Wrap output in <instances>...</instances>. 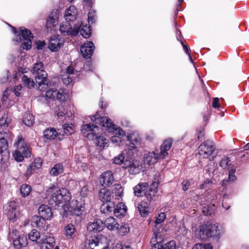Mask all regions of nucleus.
<instances>
[{
  "label": "nucleus",
  "instance_id": "60",
  "mask_svg": "<svg viewBox=\"0 0 249 249\" xmlns=\"http://www.w3.org/2000/svg\"><path fill=\"white\" fill-rule=\"evenodd\" d=\"M155 138V133L153 131H150L146 133L145 139L149 141H152Z\"/></svg>",
  "mask_w": 249,
  "mask_h": 249
},
{
  "label": "nucleus",
  "instance_id": "23",
  "mask_svg": "<svg viewBox=\"0 0 249 249\" xmlns=\"http://www.w3.org/2000/svg\"><path fill=\"white\" fill-rule=\"evenodd\" d=\"M104 227V224L100 219L94 220L89 223L87 230L89 232L97 233L101 231Z\"/></svg>",
  "mask_w": 249,
  "mask_h": 249
},
{
  "label": "nucleus",
  "instance_id": "8",
  "mask_svg": "<svg viewBox=\"0 0 249 249\" xmlns=\"http://www.w3.org/2000/svg\"><path fill=\"white\" fill-rule=\"evenodd\" d=\"M12 32L14 34V37L13 40L15 43H21V46L23 49L28 50L32 47V39L33 38V35L31 32L24 27L19 28V31L18 32L16 29L11 26Z\"/></svg>",
  "mask_w": 249,
  "mask_h": 249
},
{
  "label": "nucleus",
  "instance_id": "25",
  "mask_svg": "<svg viewBox=\"0 0 249 249\" xmlns=\"http://www.w3.org/2000/svg\"><path fill=\"white\" fill-rule=\"evenodd\" d=\"M151 249H178L177 248L175 241L172 240L167 243L158 242L152 246Z\"/></svg>",
  "mask_w": 249,
  "mask_h": 249
},
{
  "label": "nucleus",
  "instance_id": "32",
  "mask_svg": "<svg viewBox=\"0 0 249 249\" xmlns=\"http://www.w3.org/2000/svg\"><path fill=\"white\" fill-rule=\"evenodd\" d=\"M42 236L40 235V232L35 229H33L28 233L29 239L33 242H36L39 245L42 243V241L41 240Z\"/></svg>",
  "mask_w": 249,
  "mask_h": 249
},
{
  "label": "nucleus",
  "instance_id": "43",
  "mask_svg": "<svg viewBox=\"0 0 249 249\" xmlns=\"http://www.w3.org/2000/svg\"><path fill=\"white\" fill-rule=\"evenodd\" d=\"M76 231L74 226L72 224H69L65 227V234L68 238H71Z\"/></svg>",
  "mask_w": 249,
  "mask_h": 249
},
{
  "label": "nucleus",
  "instance_id": "16",
  "mask_svg": "<svg viewBox=\"0 0 249 249\" xmlns=\"http://www.w3.org/2000/svg\"><path fill=\"white\" fill-rule=\"evenodd\" d=\"M213 182L211 180H206L204 181V182L201 184L200 189L202 190H204L206 193L203 196V198L205 201H208V202L210 201H214L217 199V195L216 194V192H213V194H210L212 192L209 191V189L211 187H213Z\"/></svg>",
  "mask_w": 249,
  "mask_h": 249
},
{
  "label": "nucleus",
  "instance_id": "63",
  "mask_svg": "<svg viewBox=\"0 0 249 249\" xmlns=\"http://www.w3.org/2000/svg\"><path fill=\"white\" fill-rule=\"evenodd\" d=\"M74 70L73 67L69 66L67 68L66 75L70 76V75L74 73Z\"/></svg>",
  "mask_w": 249,
  "mask_h": 249
},
{
  "label": "nucleus",
  "instance_id": "12",
  "mask_svg": "<svg viewBox=\"0 0 249 249\" xmlns=\"http://www.w3.org/2000/svg\"><path fill=\"white\" fill-rule=\"evenodd\" d=\"M10 153L8 150V143L4 138H0V168L5 169L8 165Z\"/></svg>",
  "mask_w": 249,
  "mask_h": 249
},
{
  "label": "nucleus",
  "instance_id": "40",
  "mask_svg": "<svg viewBox=\"0 0 249 249\" xmlns=\"http://www.w3.org/2000/svg\"><path fill=\"white\" fill-rule=\"evenodd\" d=\"M60 131H62L61 136L71 135L74 132L73 125L71 124L65 123L62 125V129Z\"/></svg>",
  "mask_w": 249,
  "mask_h": 249
},
{
  "label": "nucleus",
  "instance_id": "6",
  "mask_svg": "<svg viewBox=\"0 0 249 249\" xmlns=\"http://www.w3.org/2000/svg\"><path fill=\"white\" fill-rule=\"evenodd\" d=\"M81 131L89 140H95V142L98 146L103 148L108 147V140L99 135L101 131L96 125L90 123L84 124L81 127Z\"/></svg>",
  "mask_w": 249,
  "mask_h": 249
},
{
  "label": "nucleus",
  "instance_id": "1",
  "mask_svg": "<svg viewBox=\"0 0 249 249\" xmlns=\"http://www.w3.org/2000/svg\"><path fill=\"white\" fill-rule=\"evenodd\" d=\"M47 193L48 195L52 194L48 201L50 205L55 209L57 206L59 207L60 204H62L64 207L63 216H67L69 214L79 216L82 214L85 210V200L83 198L72 200L69 207L65 204L71 198L69 190L66 188L58 189L53 185L48 189Z\"/></svg>",
  "mask_w": 249,
  "mask_h": 249
},
{
  "label": "nucleus",
  "instance_id": "22",
  "mask_svg": "<svg viewBox=\"0 0 249 249\" xmlns=\"http://www.w3.org/2000/svg\"><path fill=\"white\" fill-rule=\"evenodd\" d=\"M95 46L93 43L89 41L81 47L80 52L84 57L90 58L92 55Z\"/></svg>",
  "mask_w": 249,
  "mask_h": 249
},
{
  "label": "nucleus",
  "instance_id": "20",
  "mask_svg": "<svg viewBox=\"0 0 249 249\" xmlns=\"http://www.w3.org/2000/svg\"><path fill=\"white\" fill-rule=\"evenodd\" d=\"M90 120L92 122H95V124H99L105 130L112 123L111 120L107 117H100L96 114L95 115L90 117Z\"/></svg>",
  "mask_w": 249,
  "mask_h": 249
},
{
  "label": "nucleus",
  "instance_id": "52",
  "mask_svg": "<svg viewBox=\"0 0 249 249\" xmlns=\"http://www.w3.org/2000/svg\"><path fill=\"white\" fill-rule=\"evenodd\" d=\"M57 94V89L55 88L50 89L46 91V96L47 98L54 100L55 94Z\"/></svg>",
  "mask_w": 249,
  "mask_h": 249
},
{
  "label": "nucleus",
  "instance_id": "10",
  "mask_svg": "<svg viewBox=\"0 0 249 249\" xmlns=\"http://www.w3.org/2000/svg\"><path fill=\"white\" fill-rule=\"evenodd\" d=\"M215 144L210 140L203 142L198 148V152L200 157L208 158L211 156L215 157L217 154Z\"/></svg>",
  "mask_w": 249,
  "mask_h": 249
},
{
  "label": "nucleus",
  "instance_id": "31",
  "mask_svg": "<svg viewBox=\"0 0 249 249\" xmlns=\"http://www.w3.org/2000/svg\"><path fill=\"white\" fill-rule=\"evenodd\" d=\"M104 226L106 225L107 228L111 231L118 230L119 228V224L116 221V219L113 217H109L107 218L105 223Z\"/></svg>",
  "mask_w": 249,
  "mask_h": 249
},
{
  "label": "nucleus",
  "instance_id": "49",
  "mask_svg": "<svg viewBox=\"0 0 249 249\" xmlns=\"http://www.w3.org/2000/svg\"><path fill=\"white\" fill-rule=\"evenodd\" d=\"M11 121V119L7 115H5L1 119H0V125L3 127H7Z\"/></svg>",
  "mask_w": 249,
  "mask_h": 249
},
{
  "label": "nucleus",
  "instance_id": "11",
  "mask_svg": "<svg viewBox=\"0 0 249 249\" xmlns=\"http://www.w3.org/2000/svg\"><path fill=\"white\" fill-rule=\"evenodd\" d=\"M105 130L114 134V136L111 137L110 140L116 145L120 146L122 142L124 141V137L125 135V131L120 127L113 124L112 122Z\"/></svg>",
  "mask_w": 249,
  "mask_h": 249
},
{
  "label": "nucleus",
  "instance_id": "19",
  "mask_svg": "<svg viewBox=\"0 0 249 249\" xmlns=\"http://www.w3.org/2000/svg\"><path fill=\"white\" fill-rule=\"evenodd\" d=\"M40 244L41 249H59L58 246H55L54 238L53 236L43 235Z\"/></svg>",
  "mask_w": 249,
  "mask_h": 249
},
{
  "label": "nucleus",
  "instance_id": "64",
  "mask_svg": "<svg viewBox=\"0 0 249 249\" xmlns=\"http://www.w3.org/2000/svg\"><path fill=\"white\" fill-rule=\"evenodd\" d=\"M220 106V104L219 103V99L218 98H214L213 100V107L214 108H218Z\"/></svg>",
  "mask_w": 249,
  "mask_h": 249
},
{
  "label": "nucleus",
  "instance_id": "2",
  "mask_svg": "<svg viewBox=\"0 0 249 249\" xmlns=\"http://www.w3.org/2000/svg\"><path fill=\"white\" fill-rule=\"evenodd\" d=\"M19 59L20 61L18 64L16 65L18 71L14 74V82H15L18 79V77L20 76L24 85L28 88L36 85L39 90L45 91L49 87V80L47 79L48 74L44 70L43 63L41 62L36 63L31 70L32 73L35 79V83L32 79L23 75V73L26 72L24 57L21 56L19 58L18 56V59Z\"/></svg>",
  "mask_w": 249,
  "mask_h": 249
},
{
  "label": "nucleus",
  "instance_id": "26",
  "mask_svg": "<svg viewBox=\"0 0 249 249\" xmlns=\"http://www.w3.org/2000/svg\"><path fill=\"white\" fill-rule=\"evenodd\" d=\"M42 164V161L40 158H36L34 161L32 162L28 167L26 174L27 176H30L32 173L39 169Z\"/></svg>",
  "mask_w": 249,
  "mask_h": 249
},
{
  "label": "nucleus",
  "instance_id": "4",
  "mask_svg": "<svg viewBox=\"0 0 249 249\" xmlns=\"http://www.w3.org/2000/svg\"><path fill=\"white\" fill-rule=\"evenodd\" d=\"M172 142V139H166L160 146V150L156 149L145 153L143 157L145 164L153 165L157 162L160 159L166 158L168 156V151L171 148Z\"/></svg>",
  "mask_w": 249,
  "mask_h": 249
},
{
  "label": "nucleus",
  "instance_id": "47",
  "mask_svg": "<svg viewBox=\"0 0 249 249\" xmlns=\"http://www.w3.org/2000/svg\"><path fill=\"white\" fill-rule=\"evenodd\" d=\"M126 155L125 151L115 157L113 159V162L116 164H121L125 160L124 155ZM127 157V156H126Z\"/></svg>",
  "mask_w": 249,
  "mask_h": 249
},
{
  "label": "nucleus",
  "instance_id": "35",
  "mask_svg": "<svg viewBox=\"0 0 249 249\" xmlns=\"http://www.w3.org/2000/svg\"><path fill=\"white\" fill-rule=\"evenodd\" d=\"M112 197H115L116 200H119L122 198L123 193V189L120 184H116L114 185L112 190Z\"/></svg>",
  "mask_w": 249,
  "mask_h": 249
},
{
  "label": "nucleus",
  "instance_id": "36",
  "mask_svg": "<svg viewBox=\"0 0 249 249\" xmlns=\"http://www.w3.org/2000/svg\"><path fill=\"white\" fill-rule=\"evenodd\" d=\"M99 197L103 203L109 201L111 200V193L108 189H101L99 193Z\"/></svg>",
  "mask_w": 249,
  "mask_h": 249
},
{
  "label": "nucleus",
  "instance_id": "28",
  "mask_svg": "<svg viewBox=\"0 0 249 249\" xmlns=\"http://www.w3.org/2000/svg\"><path fill=\"white\" fill-rule=\"evenodd\" d=\"M14 246L17 249H20L26 246L28 244V239L26 235H20L12 240V242Z\"/></svg>",
  "mask_w": 249,
  "mask_h": 249
},
{
  "label": "nucleus",
  "instance_id": "17",
  "mask_svg": "<svg viewBox=\"0 0 249 249\" xmlns=\"http://www.w3.org/2000/svg\"><path fill=\"white\" fill-rule=\"evenodd\" d=\"M64 42L59 36H53L49 40L48 48L52 52H57L63 46Z\"/></svg>",
  "mask_w": 249,
  "mask_h": 249
},
{
  "label": "nucleus",
  "instance_id": "21",
  "mask_svg": "<svg viewBox=\"0 0 249 249\" xmlns=\"http://www.w3.org/2000/svg\"><path fill=\"white\" fill-rule=\"evenodd\" d=\"M114 180L113 174L110 171L104 172L100 178V182L101 185L105 187L110 186L113 183Z\"/></svg>",
  "mask_w": 249,
  "mask_h": 249
},
{
  "label": "nucleus",
  "instance_id": "56",
  "mask_svg": "<svg viewBox=\"0 0 249 249\" xmlns=\"http://www.w3.org/2000/svg\"><path fill=\"white\" fill-rule=\"evenodd\" d=\"M166 218V214L164 213H160L158 216L156 217V219L155 221V223L156 225L160 224L162 223L164 220Z\"/></svg>",
  "mask_w": 249,
  "mask_h": 249
},
{
  "label": "nucleus",
  "instance_id": "5",
  "mask_svg": "<svg viewBox=\"0 0 249 249\" xmlns=\"http://www.w3.org/2000/svg\"><path fill=\"white\" fill-rule=\"evenodd\" d=\"M224 233V229L219 224H213L209 222L200 226L196 231V235L202 240L211 237L219 238Z\"/></svg>",
  "mask_w": 249,
  "mask_h": 249
},
{
  "label": "nucleus",
  "instance_id": "7",
  "mask_svg": "<svg viewBox=\"0 0 249 249\" xmlns=\"http://www.w3.org/2000/svg\"><path fill=\"white\" fill-rule=\"evenodd\" d=\"M159 182L153 181L151 184L149 193L147 194V189L149 186L147 182H140L133 188L134 194L137 197L145 196L147 200L150 202L155 201L157 196L155 194L158 191Z\"/></svg>",
  "mask_w": 249,
  "mask_h": 249
},
{
  "label": "nucleus",
  "instance_id": "51",
  "mask_svg": "<svg viewBox=\"0 0 249 249\" xmlns=\"http://www.w3.org/2000/svg\"><path fill=\"white\" fill-rule=\"evenodd\" d=\"M192 249H213V247L210 244H196Z\"/></svg>",
  "mask_w": 249,
  "mask_h": 249
},
{
  "label": "nucleus",
  "instance_id": "46",
  "mask_svg": "<svg viewBox=\"0 0 249 249\" xmlns=\"http://www.w3.org/2000/svg\"><path fill=\"white\" fill-rule=\"evenodd\" d=\"M129 173L131 174H136L139 173L141 170V168L137 161H133V162L129 165Z\"/></svg>",
  "mask_w": 249,
  "mask_h": 249
},
{
  "label": "nucleus",
  "instance_id": "41",
  "mask_svg": "<svg viewBox=\"0 0 249 249\" xmlns=\"http://www.w3.org/2000/svg\"><path fill=\"white\" fill-rule=\"evenodd\" d=\"M63 166L61 163L55 164L51 169L50 174L52 176H57L63 172Z\"/></svg>",
  "mask_w": 249,
  "mask_h": 249
},
{
  "label": "nucleus",
  "instance_id": "62",
  "mask_svg": "<svg viewBox=\"0 0 249 249\" xmlns=\"http://www.w3.org/2000/svg\"><path fill=\"white\" fill-rule=\"evenodd\" d=\"M65 99L64 95L57 90V94H55V96L54 97V100L57 99L60 101H62L64 100Z\"/></svg>",
  "mask_w": 249,
  "mask_h": 249
},
{
  "label": "nucleus",
  "instance_id": "37",
  "mask_svg": "<svg viewBox=\"0 0 249 249\" xmlns=\"http://www.w3.org/2000/svg\"><path fill=\"white\" fill-rule=\"evenodd\" d=\"M114 202L110 200L104 203L101 206V211L102 213H107L114 211Z\"/></svg>",
  "mask_w": 249,
  "mask_h": 249
},
{
  "label": "nucleus",
  "instance_id": "54",
  "mask_svg": "<svg viewBox=\"0 0 249 249\" xmlns=\"http://www.w3.org/2000/svg\"><path fill=\"white\" fill-rule=\"evenodd\" d=\"M88 21L89 23L93 24L96 21V16L95 15V11L91 10L88 14Z\"/></svg>",
  "mask_w": 249,
  "mask_h": 249
},
{
  "label": "nucleus",
  "instance_id": "59",
  "mask_svg": "<svg viewBox=\"0 0 249 249\" xmlns=\"http://www.w3.org/2000/svg\"><path fill=\"white\" fill-rule=\"evenodd\" d=\"M89 192V188H88V186L86 185H84L82 188L81 192H80V194H81V196L83 197H86L87 196Z\"/></svg>",
  "mask_w": 249,
  "mask_h": 249
},
{
  "label": "nucleus",
  "instance_id": "44",
  "mask_svg": "<svg viewBox=\"0 0 249 249\" xmlns=\"http://www.w3.org/2000/svg\"><path fill=\"white\" fill-rule=\"evenodd\" d=\"M138 210L142 216L146 217L148 213L147 204L145 202H142L137 207Z\"/></svg>",
  "mask_w": 249,
  "mask_h": 249
},
{
  "label": "nucleus",
  "instance_id": "61",
  "mask_svg": "<svg viewBox=\"0 0 249 249\" xmlns=\"http://www.w3.org/2000/svg\"><path fill=\"white\" fill-rule=\"evenodd\" d=\"M36 48L37 50H42L45 45L44 41H37L36 43Z\"/></svg>",
  "mask_w": 249,
  "mask_h": 249
},
{
  "label": "nucleus",
  "instance_id": "24",
  "mask_svg": "<svg viewBox=\"0 0 249 249\" xmlns=\"http://www.w3.org/2000/svg\"><path fill=\"white\" fill-rule=\"evenodd\" d=\"M77 10L74 6H70L66 9L64 13V18L67 22L74 21L77 18Z\"/></svg>",
  "mask_w": 249,
  "mask_h": 249
},
{
  "label": "nucleus",
  "instance_id": "39",
  "mask_svg": "<svg viewBox=\"0 0 249 249\" xmlns=\"http://www.w3.org/2000/svg\"><path fill=\"white\" fill-rule=\"evenodd\" d=\"M22 122L27 126H32L35 122L34 116L29 111L24 113Z\"/></svg>",
  "mask_w": 249,
  "mask_h": 249
},
{
  "label": "nucleus",
  "instance_id": "18",
  "mask_svg": "<svg viewBox=\"0 0 249 249\" xmlns=\"http://www.w3.org/2000/svg\"><path fill=\"white\" fill-rule=\"evenodd\" d=\"M58 11L57 10H54L50 14L47 19L46 27L47 32L54 29V27L58 23Z\"/></svg>",
  "mask_w": 249,
  "mask_h": 249
},
{
  "label": "nucleus",
  "instance_id": "42",
  "mask_svg": "<svg viewBox=\"0 0 249 249\" xmlns=\"http://www.w3.org/2000/svg\"><path fill=\"white\" fill-rule=\"evenodd\" d=\"M217 164L213 160H210L209 163L205 167V171L210 176L214 175L216 172Z\"/></svg>",
  "mask_w": 249,
  "mask_h": 249
},
{
  "label": "nucleus",
  "instance_id": "57",
  "mask_svg": "<svg viewBox=\"0 0 249 249\" xmlns=\"http://www.w3.org/2000/svg\"><path fill=\"white\" fill-rule=\"evenodd\" d=\"M192 181V179L183 180L182 183V189L183 191H186L189 189V187L191 185Z\"/></svg>",
  "mask_w": 249,
  "mask_h": 249
},
{
  "label": "nucleus",
  "instance_id": "29",
  "mask_svg": "<svg viewBox=\"0 0 249 249\" xmlns=\"http://www.w3.org/2000/svg\"><path fill=\"white\" fill-rule=\"evenodd\" d=\"M38 213L45 220L50 219L53 215L51 208L46 205H41L39 206Z\"/></svg>",
  "mask_w": 249,
  "mask_h": 249
},
{
  "label": "nucleus",
  "instance_id": "27",
  "mask_svg": "<svg viewBox=\"0 0 249 249\" xmlns=\"http://www.w3.org/2000/svg\"><path fill=\"white\" fill-rule=\"evenodd\" d=\"M61 132L62 131H60L59 129L56 131L55 129L51 128L46 129L43 132V135L46 139L50 140L54 139L57 136H58L59 139H60V136L61 135Z\"/></svg>",
  "mask_w": 249,
  "mask_h": 249
},
{
  "label": "nucleus",
  "instance_id": "14",
  "mask_svg": "<svg viewBox=\"0 0 249 249\" xmlns=\"http://www.w3.org/2000/svg\"><path fill=\"white\" fill-rule=\"evenodd\" d=\"M61 36H75L78 35L79 31V26L75 24L72 28L70 23L68 22H62L60 24L59 29Z\"/></svg>",
  "mask_w": 249,
  "mask_h": 249
},
{
  "label": "nucleus",
  "instance_id": "30",
  "mask_svg": "<svg viewBox=\"0 0 249 249\" xmlns=\"http://www.w3.org/2000/svg\"><path fill=\"white\" fill-rule=\"evenodd\" d=\"M127 211V207L124 203H118L114 209V215L117 217H124Z\"/></svg>",
  "mask_w": 249,
  "mask_h": 249
},
{
  "label": "nucleus",
  "instance_id": "33",
  "mask_svg": "<svg viewBox=\"0 0 249 249\" xmlns=\"http://www.w3.org/2000/svg\"><path fill=\"white\" fill-rule=\"evenodd\" d=\"M21 89L22 86L21 85H17L15 88H14L13 89H7L5 91H4L3 94V96L1 99L2 103L6 101L8 99V94L9 91H10L11 93L14 94L16 96L18 97L19 96L20 94L19 91L21 90Z\"/></svg>",
  "mask_w": 249,
  "mask_h": 249
},
{
  "label": "nucleus",
  "instance_id": "38",
  "mask_svg": "<svg viewBox=\"0 0 249 249\" xmlns=\"http://www.w3.org/2000/svg\"><path fill=\"white\" fill-rule=\"evenodd\" d=\"M79 26V31L81 35L84 38H89L91 34V29L89 26H88L87 24L83 25L81 27V24H77Z\"/></svg>",
  "mask_w": 249,
  "mask_h": 249
},
{
  "label": "nucleus",
  "instance_id": "55",
  "mask_svg": "<svg viewBox=\"0 0 249 249\" xmlns=\"http://www.w3.org/2000/svg\"><path fill=\"white\" fill-rule=\"evenodd\" d=\"M118 230L119 233L122 235L125 234L126 233H128L129 231V228L127 225H121V227L119 228H118Z\"/></svg>",
  "mask_w": 249,
  "mask_h": 249
},
{
  "label": "nucleus",
  "instance_id": "13",
  "mask_svg": "<svg viewBox=\"0 0 249 249\" xmlns=\"http://www.w3.org/2000/svg\"><path fill=\"white\" fill-rule=\"evenodd\" d=\"M55 113L59 121L62 123H63L64 121L67 118L72 119L74 118L73 111L68 106L62 105L58 106L55 109Z\"/></svg>",
  "mask_w": 249,
  "mask_h": 249
},
{
  "label": "nucleus",
  "instance_id": "15",
  "mask_svg": "<svg viewBox=\"0 0 249 249\" xmlns=\"http://www.w3.org/2000/svg\"><path fill=\"white\" fill-rule=\"evenodd\" d=\"M4 213L8 219L14 222L19 215L18 204L15 201H11L3 207Z\"/></svg>",
  "mask_w": 249,
  "mask_h": 249
},
{
  "label": "nucleus",
  "instance_id": "9",
  "mask_svg": "<svg viewBox=\"0 0 249 249\" xmlns=\"http://www.w3.org/2000/svg\"><path fill=\"white\" fill-rule=\"evenodd\" d=\"M15 145L17 149L13 154V157L16 161L20 162L25 158H28L30 157L31 151L23 138L18 137L17 141L15 143Z\"/></svg>",
  "mask_w": 249,
  "mask_h": 249
},
{
  "label": "nucleus",
  "instance_id": "45",
  "mask_svg": "<svg viewBox=\"0 0 249 249\" xmlns=\"http://www.w3.org/2000/svg\"><path fill=\"white\" fill-rule=\"evenodd\" d=\"M31 190H32V188L30 185H29L27 184H23L20 186V193L21 196L25 198L29 195V194L31 193Z\"/></svg>",
  "mask_w": 249,
  "mask_h": 249
},
{
  "label": "nucleus",
  "instance_id": "3",
  "mask_svg": "<svg viewBox=\"0 0 249 249\" xmlns=\"http://www.w3.org/2000/svg\"><path fill=\"white\" fill-rule=\"evenodd\" d=\"M128 143L124 150L126 160H132L141 155L144 143L140 136L136 133L129 134L126 136Z\"/></svg>",
  "mask_w": 249,
  "mask_h": 249
},
{
  "label": "nucleus",
  "instance_id": "50",
  "mask_svg": "<svg viewBox=\"0 0 249 249\" xmlns=\"http://www.w3.org/2000/svg\"><path fill=\"white\" fill-rule=\"evenodd\" d=\"M229 170V181L233 182L236 179V177L235 176L236 170L232 167L231 168L228 167Z\"/></svg>",
  "mask_w": 249,
  "mask_h": 249
},
{
  "label": "nucleus",
  "instance_id": "53",
  "mask_svg": "<svg viewBox=\"0 0 249 249\" xmlns=\"http://www.w3.org/2000/svg\"><path fill=\"white\" fill-rule=\"evenodd\" d=\"M20 235H18V231L17 230L12 229L10 230L8 236V240L10 242L14 240L16 237Z\"/></svg>",
  "mask_w": 249,
  "mask_h": 249
},
{
  "label": "nucleus",
  "instance_id": "34",
  "mask_svg": "<svg viewBox=\"0 0 249 249\" xmlns=\"http://www.w3.org/2000/svg\"><path fill=\"white\" fill-rule=\"evenodd\" d=\"M45 224V219L41 215H34L31 219V225L33 227L41 228Z\"/></svg>",
  "mask_w": 249,
  "mask_h": 249
},
{
  "label": "nucleus",
  "instance_id": "48",
  "mask_svg": "<svg viewBox=\"0 0 249 249\" xmlns=\"http://www.w3.org/2000/svg\"><path fill=\"white\" fill-rule=\"evenodd\" d=\"M230 161L231 160L229 158H224L221 160L220 166L222 168L228 170V167L231 168L232 167L231 164H229Z\"/></svg>",
  "mask_w": 249,
  "mask_h": 249
},
{
  "label": "nucleus",
  "instance_id": "58",
  "mask_svg": "<svg viewBox=\"0 0 249 249\" xmlns=\"http://www.w3.org/2000/svg\"><path fill=\"white\" fill-rule=\"evenodd\" d=\"M62 80L63 84L67 86L71 83L72 80L71 76L66 75L65 77L62 78Z\"/></svg>",
  "mask_w": 249,
  "mask_h": 249
}]
</instances>
